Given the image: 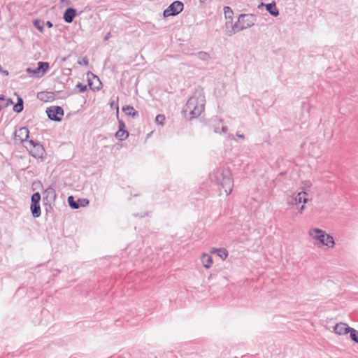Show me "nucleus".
<instances>
[{
	"mask_svg": "<svg viewBox=\"0 0 358 358\" xmlns=\"http://www.w3.org/2000/svg\"><path fill=\"white\" fill-rule=\"evenodd\" d=\"M205 103L206 99L203 90H196L182 108L185 118L191 120L199 117L204 110Z\"/></svg>",
	"mask_w": 358,
	"mask_h": 358,
	"instance_id": "f257e3e1",
	"label": "nucleus"
},
{
	"mask_svg": "<svg viewBox=\"0 0 358 358\" xmlns=\"http://www.w3.org/2000/svg\"><path fill=\"white\" fill-rule=\"evenodd\" d=\"M210 178L217 185L220 186L227 195L232 192L234 182L228 170L218 168L210 174Z\"/></svg>",
	"mask_w": 358,
	"mask_h": 358,
	"instance_id": "f03ea898",
	"label": "nucleus"
},
{
	"mask_svg": "<svg viewBox=\"0 0 358 358\" xmlns=\"http://www.w3.org/2000/svg\"><path fill=\"white\" fill-rule=\"evenodd\" d=\"M256 21V16L252 14H241L237 22L231 25L230 29L226 31V34L231 36L234 34L246 29L253 26Z\"/></svg>",
	"mask_w": 358,
	"mask_h": 358,
	"instance_id": "7ed1b4c3",
	"label": "nucleus"
},
{
	"mask_svg": "<svg viewBox=\"0 0 358 358\" xmlns=\"http://www.w3.org/2000/svg\"><path fill=\"white\" fill-rule=\"evenodd\" d=\"M309 234L314 238L318 240L323 245L329 248H333L335 243L333 237L327 234L324 231L320 229H314L310 230Z\"/></svg>",
	"mask_w": 358,
	"mask_h": 358,
	"instance_id": "20e7f679",
	"label": "nucleus"
},
{
	"mask_svg": "<svg viewBox=\"0 0 358 358\" xmlns=\"http://www.w3.org/2000/svg\"><path fill=\"white\" fill-rule=\"evenodd\" d=\"M29 146L26 145L27 149L29 150L31 155L35 158H42L45 153V150L41 144L34 140L28 141Z\"/></svg>",
	"mask_w": 358,
	"mask_h": 358,
	"instance_id": "39448f33",
	"label": "nucleus"
},
{
	"mask_svg": "<svg viewBox=\"0 0 358 358\" xmlns=\"http://www.w3.org/2000/svg\"><path fill=\"white\" fill-rule=\"evenodd\" d=\"M184 5L181 1H176L164 10L163 15L165 17L177 15L182 11Z\"/></svg>",
	"mask_w": 358,
	"mask_h": 358,
	"instance_id": "423d86ee",
	"label": "nucleus"
},
{
	"mask_svg": "<svg viewBox=\"0 0 358 358\" xmlns=\"http://www.w3.org/2000/svg\"><path fill=\"white\" fill-rule=\"evenodd\" d=\"M46 113L51 120L60 122L64 116V110L61 106H54L48 108Z\"/></svg>",
	"mask_w": 358,
	"mask_h": 358,
	"instance_id": "0eeeda50",
	"label": "nucleus"
},
{
	"mask_svg": "<svg viewBox=\"0 0 358 358\" xmlns=\"http://www.w3.org/2000/svg\"><path fill=\"white\" fill-rule=\"evenodd\" d=\"M57 194L55 190L51 186H49L43 192V202L45 206L49 205L50 207L51 204L55 203Z\"/></svg>",
	"mask_w": 358,
	"mask_h": 358,
	"instance_id": "6e6552de",
	"label": "nucleus"
},
{
	"mask_svg": "<svg viewBox=\"0 0 358 358\" xmlns=\"http://www.w3.org/2000/svg\"><path fill=\"white\" fill-rule=\"evenodd\" d=\"M68 203L72 209H78L80 207L87 206L89 204V200L87 199H78L76 201L73 196H69L68 197Z\"/></svg>",
	"mask_w": 358,
	"mask_h": 358,
	"instance_id": "1a4fd4ad",
	"label": "nucleus"
},
{
	"mask_svg": "<svg viewBox=\"0 0 358 358\" xmlns=\"http://www.w3.org/2000/svg\"><path fill=\"white\" fill-rule=\"evenodd\" d=\"M29 134V131L27 127H21L15 132V138L21 143L27 142L28 143Z\"/></svg>",
	"mask_w": 358,
	"mask_h": 358,
	"instance_id": "9d476101",
	"label": "nucleus"
},
{
	"mask_svg": "<svg viewBox=\"0 0 358 358\" xmlns=\"http://www.w3.org/2000/svg\"><path fill=\"white\" fill-rule=\"evenodd\" d=\"M350 328L345 323L341 322L334 326V331L338 335H345L349 333Z\"/></svg>",
	"mask_w": 358,
	"mask_h": 358,
	"instance_id": "9b49d317",
	"label": "nucleus"
},
{
	"mask_svg": "<svg viewBox=\"0 0 358 358\" xmlns=\"http://www.w3.org/2000/svg\"><path fill=\"white\" fill-rule=\"evenodd\" d=\"M224 13L225 18L227 20L226 23H225L227 30L230 29L229 28V27H230V28H231V25H234L232 24L233 15H234L233 10L229 6H224Z\"/></svg>",
	"mask_w": 358,
	"mask_h": 358,
	"instance_id": "f8f14e48",
	"label": "nucleus"
},
{
	"mask_svg": "<svg viewBox=\"0 0 358 358\" xmlns=\"http://www.w3.org/2000/svg\"><path fill=\"white\" fill-rule=\"evenodd\" d=\"M76 15V10L73 8H68L63 15L64 20L66 23H71Z\"/></svg>",
	"mask_w": 358,
	"mask_h": 358,
	"instance_id": "ddd939ff",
	"label": "nucleus"
},
{
	"mask_svg": "<svg viewBox=\"0 0 358 358\" xmlns=\"http://www.w3.org/2000/svg\"><path fill=\"white\" fill-rule=\"evenodd\" d=\"M37 98L42 101L48 102L55 99V94L52 92H40L37 94Z\"/></svg>",
	"mask_w": 358,
	"mask_h": 358,
	"instance_id": "4468645a",
	"label": "nucleus"
},
{
	"mask_svg": "<svg viewBox=\"0 0 358 358\" xmlns=\"http://www.w3.org/2000/svg\"><path fill=\"white\" fill-rule=\"evenodd\" d=\"M49 68V63L44 62H38V67L36 68L35 72H39L41 76H43V74L47 71Z\"/></svg>",
	"mask_w": 358,
	"mask_h": 358,
	"instance_id": "2eb2a0df",
	"label": "nucleus"
},
{
	"mask_svg": "<svg viewBox=\"0 0 358 358\" xmlns=\"http://www.w3.org/2000/svg\"><path fill=\"white\" fill-rule=\"evenodd\" d=\"M266 10L273 17L279 15V11L276 8L275 2H272L266 5Z\"/></svg>",
	"mask_w": 358,
	"mask_h": 358,
	"instance_id": "dca6fc26",
	"label": "nucleus"
},
{
	"mask_svg": "<svg viewBox=\"0 0 358 358\" xmlns=\"http://www.w3.org/2000/svg\"><path fill=\"white\" fill-rule=\"evenodd\" d=\"M30 208L31 215L34 217L37 218L41 216V211L40 203H31Z\"/></svg>",
	"mask_w": 358,
	"mask_h": 358,
	"instance_id": "f3484780",
	"label": "nucleus"
},
{
	"mask_svg": "<svg viewBox=\"0 0 358 358\" xmlns=\"http://www.w3.org/2000/svg\"><path fill=\"white\" fill-rule=\"evenodd\" d=\"M294 201H295L296 204L301 203H307V201H308L307 193L304 191H302V192L298 193V194L296 196V197L294 199Z\"/></svg>",
	"mask_w": 358,
	"mask_h": 358,
	"instance_id": "a211bd4d",
	"label": "nucleus"
},
{
	"mask_svg": "<svg viewBox=\"0 0 358 358\" xmlns=\"http://www.w3.org/2000/svg\"><path fill=\"white\" fill-rule=\"evenodd\" d=\"M122 111L128 116L136 117L138 115V113L135 110L134 107L131 106H124Z\"/></svg>",
	"mask_w": 358,
	"mask_h": 358,
	"instance_id": "6ab92c4d",
	"label": "nucleus"
},
{
	"mask_svg": "<svg viewBox=\"0 0 358 358\" xmlns=\"http://www.w3.org/2000/svg\"><path fill=\"white\" fill-rule=\"evenodd\" d=\"M24 108V101L22 97H17V101L13 106V110L17 113L22 112Z\"/></svg>",
	"mask_w": 358,
	"mask_h": 358,
	"instance_id": "aec40b11",
	"label": "nucleus"
},
{
	"mask_svg": "<svg viewBox=\"0 0 358 358\" xmlns=\"http://www.w3.org/2000/svg\"><path fill=\"white\" fill-rule=\"evenodd\" d=\"M201 260L206 268H210L213 264L212 257L207 254L202 256Z\"/></svg>",
	"mask_w": 358,
	"mask_h": 358,
	"instance_id": "412c9836",
	"label": "nucleus"
},
{
	"mask_svg": "<svg viewBox=\"0 0 358 358\" xmlns=\"http://www.w3.org/2000/svg\"><path fill=\"white\" fill-rule=\"evenodd\" d=\"M129 136V132L124 130H118L115 134V137L120 141H124Z\"/></svg>",
	"mask_w": 358,
	"mask_h": 358,
	"instance_id": "4be33fe9",
	"label": "nucleus"
},
{
	"mask_svg": "<svg viewBox=\"0 0 358 358\" xmlns=\"http://www.w3.org/2000/svg\"><path fill=\"white\" fill-rule=\"evenodd\" d=\"M350 337L355 342L358 343V331L355 329L354 328H350Z\"/></svg>",
	"mask_w": 358,
	"mask_h": 358,
	"instance_id": "5701e85b",
	"label": "nucleus"
},
{
	"mask_svg": "<svg viewBox=\"0 0 358 358\" xmlns=\"http://www.w3.org/2000/svg\"><path fill=\"white\" fill-rule=\"evenodd\" d=\"M217 255L222 259H225L228 256V252L224 248H219L215 250Z\"/></svg>",
	"mask_w": 358,
	"mask_h": 358,
	"instance_id": "b1692460",
	"label": "nucleus"
},
{
	"mask_svg": "<svg viewBox=\"0 0 358 358\" xmlns=\"http://www.w3.org/2000/svg\"><path fill=\"white\" fill-rule=\"evenodd\" d=\"M41 196L39 192H35L32 194L31 203H40Z\"/></svg>",
	"mask_w": 358,
	"mask_h": 358,
	"instance_id": "393cba45",
	"label": "nucleus"
},
{
	"mask_svg": "<svg viewBox=\"0 0 358 358\" xmlns=\"http://www.w3.org/2000/svg\"><path fill=\"white\" fill-rule=\"evenodd\" d=\"M43 22L40 20H36L34 22V25L41 32H43Z\"/></svg>",
	"mask_w": 358,
	"mask_h": 358,
	"instance_id": "a878e982",
	"label": "nucleus"
},
{
	"mask_svg": "<svg viewBox=\"0 0 358 358\" xmlns=\"http://www.w3.org/2000/svg\"><path fill=\"white\" fill-rule=\"evenodd\" d=\"M198 57L203 61H208L210 59V55L208 53L201 51L198 52Z\"/></svg>",
	"mask_w": 358,
	"mask_h": 358,
	"instance_id": "bb28decb",
	"label": "nucleus"
},
{
	"mask_svg": "<svg viewBox=\"0 0 358 358\" xmlns=\"http://www.w3.org/2000/svg\"><path fill=\"white\" fill-rule=\"evenodd\" d=\"M164 120H165V117L164 115H157L156 116L155 122L157 124L163 125Z\"/></svg>",
	"mask_w": 358,
	"mask_h": 358,
	"instance_id": "cd10ccee",
	"label": "nucleus"
},
{
	"mask_svg": "<svg viewBox=\"0 0 358 358\" xmlns=\"http://www.w3.org/2000/svg\"><path fill=\"white\" fill-rule=\"evenodd\" d=\"M76 87L79 90L80 92H85L87 90V87L86 85H83L80 83H78L76 85Z\"/></svg>",
	"mask_w": 358,
	"mask_h": 358,
	"instance_id": "c85d7f7f",
	"label": "nucleus"
},
{
	"mask_svg": "<svg viewBox=\"0 0 358 358\" xmlns=\"http://www.w3.org/2000/svg\"><path fill=\"white\" fill-rule=\"evenodd\" d=\"M126 129V125L122 120L118 119V130Z\"/></svg>",
	"mask_w": 358,
	"mask_h": 358,
	"instance_id": "c756f323",
	"label": "nucleus"
},
{
	"mask_svg": "<svg viewBox=\"0 0 358 358\" xmlns=\"http://www.w3.org/2000/svg\"><path fill=\"white\" fill-rule=\"evenodd\" d=\"M78 64L80 65L87 66L89 64V60L87 57H83L81 60L78 61Z\"/></svg>",
	"mask_w": 358,
	"mask_h": 358,
	"instance_id": "7c9ffc66",
	"label": "nucleus"
},
{
	"mask_svg": "<svg viewBox=\"0 0 358 358\" xmlns=\"http://www.w3.org/2000/svg\"><path fill=\"white\" fill-rule=\"evenodd\" d=\"M36 69H32L31 68H27V72L29 73H31L34 76H36L37 77H41V75H39V72H35Z\"/></svg>",
	"mask_w": 358,
	"mask_h": 358,
	"instance_id": "2f4dec72",
	"label": "nucleus"
},
{
	"mask_svg": "<svg viewBox=\"0 0 358 358\" xmlns=\"http://www.w3.org/2000/svg\"><path fill=\"white\" fill-rule=\"evenodd\" d=\"M13 104V101L11 99H6V106H8L10 105H12Z\"/></svg>",
	"mask_w": 358,
	"mask_h": 358,
	"instance_id": "473e14b6",
	"label": "nucleus"
},
{
	"mask_svg": "<svg viewBox=\"0 0 358 358\" xmlns=\"http://www.w3.org/2000/svg\"><path fill=\"white\" fill-rule=\"evenodd\" d=\"M228 131V128L226 126H222L221 128V133H227Z\"/></svg>",
	"mask_w": 358,
	"mask_h": 358,
	"instance_id": "72a5a7b5",
	"label": "nucleus"
},
{
	"mask_svg": "<svg viewBox=\"0 0 358 358\" xmlns=\"http://www.w3.org/2000/svg\"><path fill=\"white\" fill-rule=\"evenodd\" d=\"M45 25H46L48 28H51V27H52L53 24H52L50 21H47V22H46V23H45Z\"/></svg>",
	"mask_w": 358,
	"mask_h": 358,
	"instance_id": "f704fd0d",
	"label": "nucleus"
},
{
	"mask_svg": "<svg viewBox=\"0 0 358 358\" xmlns=\"http://www.w3.org/2000/svg\"><path fill=\"white\" fill-rule=\"evenodd\" d=\"M213 131L215 133L221 134V131H220L221 130L220 129L219 127H215Z\"/></svg>",
	"mask_w": 358,
	"mask_h": 358,
	"instance_id": "c9c22d12",
	"label": "nucleus"
},
{
	"mask_svg": "<svg viewBox=\"0 0 358 358\" xmlns=\"http://www.w3.org/2000/svg\"><path fill=\"white\" fill-rule=\"evenodd\" d=\"M236 136L241 139H245V136L243 134H239L238 132L236 133Z\"/></svg>",
	"mask_w": 358,
	"mask_h": 358,
	"instance_id": "e433bc0d",
	"label": "nucleus"
},
{
	"mask_svg": "<svg viewBox=\"0 0 358 358\" xmlns=\"http://www.w3.org/2000/svg\"><path fill=\"white\" fill-rule=\"evenodd\" d=\"M6 99V96L3 94H0V100L3 101Z\"/></svg>",
	"mask_w": 358,
	"mask_h": 358,
	"instance_id": "4c0bfd02",
	"label": "nucleus"
},
{
	"mask_svg": "<svg viewBox=\"0 0 358 358\" xmlns=\"http://www.w3.org/2000/svg\"><path fill=\"white\" fill-rule=\"evenodd\" d=\"M228 138H230V139H234V136L233 134H228Z\"/></svg>",
	"mask_w": 358,
	"mask_h": 358,
	"instance_id": "58836bf2",
	"label": "nucleus"
},
{
	"mask_svg": "<svg viewBox=\"0 0 358 358\" xmlns=\"http://www.w3.org/2000/svg\"><path fill=\"white\" fill-rule=\"evenodd\" d=\"M110 34V33H108V34L105 36V38H104V40H105V41H107V40L109 38Z\"/></svg>",
	"mask_w": 358,
	"mask_h": 358,
	"instance_id": "ea45409f",
	"label": "nucleus"
},
{
	"mask_svg": "<svg viewBox=\"0 0 358 358\" xmlns=\"http://www.w3.org/2000/svg\"><path fill=\"white\" fill-rule=\"evenodd\" d=\"M304 209H305V206H304V205H303V206H301V207L300 208L299 211L301 213Z\"/></svg>",
	"mask_w": 358,
	"mask_h": 358,
	"instance_id": "a19ab883",
	"label": "nucleus"
},
{
	"mask_svg": "<svg viewBox=\"0 0 358 358\" xmlns=\"http://www.w3.org/2000/svg\"><path fill=\"white\" fill-rule=\"evenodd\" d=\"M206 0H199V1H200L201 3H204V2H206Z\"/></svg>",
	"mask_w": 358,
	"mask_h": 358,
	"instance_id": "79ce46f5",
	"label": "nucleus"
},
{
	"mask_svg": "<svg viewBox=\"0 0 358 358\" xmlns=\"http://www.w3.org/2000/svg\"><path fill=\"white\" fill-rule=\"evenodd\" d=\"M117 109V117H118V106L116 107Z\"/></svg>",
	"mask_w": 358,
	"mask_h": 358,
	"instance_id": "37998d69",
	"label": "nucleus"
},
{
	"mask_svg": "<svg viewBox=\"0 0 358 358\" xmlns=\"http://www.w3.org/2000/svg\"><path fill=\"white\" fill-rule=\"evenodd\" d=\"M92 75L94 76V78H97V80H98V81H99V78H98L96 76H94V74H92Z\"/></svg>",
	"mask_w": 358,
	"mask_h": 358,
	"instance_id": "c03bdc74",
	"label": "nucleus"
},
{
	"mask_svg": "<svg viewBox=\"0 0 358 358\" xmlns=\"http://www.w3.org/2000/svg\"><path fill=\"white\" fill-rule=\"evenodd\" d=\"M89 85H90V86L92 85V83L90 79H89Z\"/></svg>",
	"mask_w": 358,
	"mask_h": 358,
	"instance_id": "a18cd8bd",
	"label": "nucleus"
},
{
	"mask_svg": "<svg viewBox=\"0 0 358 358\" xmlns=\"http://www.w3.org/2000/svg\"><path fill=\"white\" fill-rule=\"evenodd\" d=\"M111 107L113 108L114 106V103L112 102L111 104H110Z\"/></svg>",
	"mask_w": 358,
	"mask_h": 358,
	"instance_id": "49530a36",
	"label": "nucleus"
}]
</instances>
